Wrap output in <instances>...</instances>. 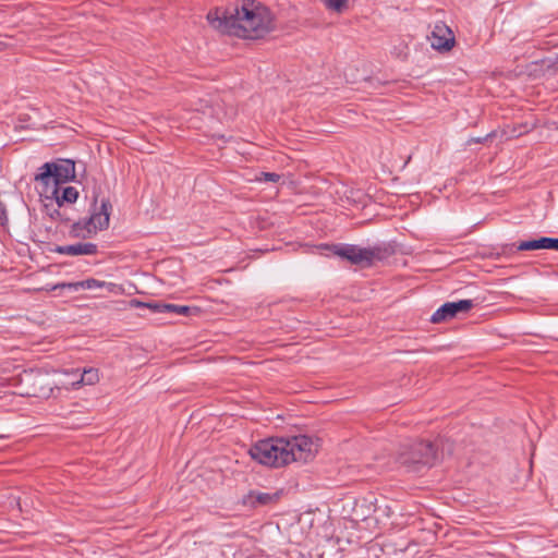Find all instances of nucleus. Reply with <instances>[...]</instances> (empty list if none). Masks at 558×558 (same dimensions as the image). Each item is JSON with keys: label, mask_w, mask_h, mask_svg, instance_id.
<instances>
[{"label": "nucleus", "mask_w": 558, "mask_h": 558, "mask_svg": "<svg viewBox=\"0 0 558 558\" xmlns=\"http://www.w3.org/2000/svg\"><path fill=\"white\" fill-rule=\"evenodd\" d=\"M193 308L185 305H177V310L174 312L175 315H189Z\"/></svg>", "instance_id": "obj_22"}, {"label": "nucleus", "mask_w": 558, "mask_h": 558, "mask_svg": "<svg viewBox=\"0 0 558 558\" xmlns=\"http://www.w3.org/2000/svg\"><path fill=\"white\" fill-rule=\"evenodd\" d=\"M70 377H71V378H69V380H61V381H59V383H56V384L58 385L59 389L64 388V387L62 386V383H68V384H69V383H71V381H73V380L75 379V377H74V376H70Z\"/></svg>", "instance_id": "obj_26"}, {"label": "nucleus", "mask_w": 558, "mask_h": 558, "mask_svg": "<svg viewBox=\"0 0 558 558\" xmlns=\"http://www.w3.org/2000/svg\"><path fill=\"white\" fill-rule=\"evenodd\" d=\"M473 307V301L460 300L458 302H448L441 305L430 317V322L439 324L456 317L459 313H466Z\"/></svg>", "instance_id": "obj_8"}, {"label": "nucleus", "mask_w": 558, "mask_h": 558, "mask_svg": "<svg viewBox=\"0 0 558 558\" xmlns=\"http://www.w3.org/2000/svg\"><path fill=\"white\" fill-rule=\"evenodd\" d=\"M20 385L22 389L19 395L22 397L48 399L54 389H59L58 385L50 380L49 375L41 371L24 372L20 377Z\"/></svg>", "instance_id": "obj_3"}, {"label": "nucleus", "mask_w": 558, "mask_h": 558, "mask_svg": "<svg viewBox=\"0 0 558 558\" xmlns=\"http://www.w3.org/2000/svg\"><path fill=\"white\" fill-rule=\"evenodd\" d=\"M555 64L558 66V54H557Z\"/></svg>", "instance_id": "obj_30"}, {"label": "nucleus", "mask_w": 558, "mask_h": 558, "mask_svg": "<svg viewBox=\"0 0 558 558\" xmlns=\"http://www.w3.org/2000/svg\"><path fill=\"white\" fill-rule=\"evenodd\" d=\"M428 38L432 47L437 50H449L454 43L450 28L445 24H436Z\"/></svg>", "instance_id": "obj_12"}, {"label": "nucleus", "mask_w": 558, "mask_h": 558, "mask_svg": "<svg viewBox=\"0 0 558 558\" xmlns=\"http://www.w3.org/2000/svg\"><path fill=\"white\" fill-rule=\"evenodd\" d=\"M7 222V211L3 205L0 204V226H4Z\"/></svg>", "instance_id": "obj_23"}, {"label": "nucleus", "mask_w": 558, "mask_h": 558, "mask_svg": "<svg viewBox=\"0 0 558 558\" xmlns=\"http://www.w3.org/2000/svg\"><path fill=\"white\" fill-rule=\"evenodd\" d=\"M75 177V165L71 160L45 163L39 168L35 180L41 185L40 194L44 196L56 195L58 185L64 184Z\"/></svg>", "instance_id": "obj_2"}, {"label": "nucleus", "mask_w": 558, "mask_h": 558, "mask_svg": "<svg viewBox=\"0 0 558 558\" xmlns=\"http://www.w3.org/2000/svg\"><path fill=\"white\" fill-rule=\"evenodd\" d=\"M375 521H376V522L380 521V517H379V515H376V517H375Z\"/></svg>", "instance_id": "obj_29"}, {"label": "nucleus", "mask_w": 558, "mask_h": 558, "mask_svg": "<svg viewBox=\"0 0 558 558\" xmlns=\"http://www.w3.org/2000/svg\"><path fill=\"white\" fill-rule=\"evenodd\" d=\"M106 286L113 287L112 283H106L105 281H99L96 279H87L84 281H77V282H61L52 286H46L45 288H41L40 290L45 291H54L58 289H69L72 291H78L80 289H96V288H104Z\"/></svg>", "instance_id": "obj_13"}, {"label": "nucleus", "mask_w": 558, "mask_h": 558, "mask_svg": "<svg viewBox=\"0 0 558 558\" xmlns=\"http://www.w3.org/2000/svg\"><path fill=\"white\" fill-rule=\"evenodd\" d=\"M437 458V450L432 441H415L404 445L399 453L403 464H432Z\"/></svg>", "instance_id": "obj_6"}, {"label": "nucleus", "mask_w": 558, "mask_h": 558, "mask_svg": "<svg viewBox=\"0 0 558 558\" xmlns=\"http://www.w3.org/2000/svg\"><path fill=\"white\" fill-rule=\"evenodd\" d=\"M310 558H324V553L319 551L318 548H316L313 553L311 551L308 554Z\"/></svg>", "instance_id": "obj_25"}, {"label": "nucleus", "mask_w": 558, "mask_h": 558, "mask_svg": "<svg viewBox=\"0 0 558 558\" xmlns=\"http://www.w3.org/2000/svg\"><path fill=\"white\" fill-rule=\"evenodd\" d=\"M45 197L52 198L59 206H62L63 203H74L78 197V191L75 187L63 186V184H61L58 185V193H56V195L49 194V196Z\"/></svg>", "instance_id": "obj_16"}, {"label": "nucleus", "mask_w": 558, "mask_h": 558, "mask_svg": "<svg viewBox=\"0 0 558 558\" xmlns=\"http://www.w3.org/2000/svg\"><path fill=\"white\" fill-rule=\"evenodd\" d=\"M136 304L138 306L148 307L153 312H156V313H165V308H163L165 303H161V302H154V303H141V302H137Z\"/></svg>", "instance_id": "obj_20"}, {"label": "nucleus", "mask_w": 558, "mask_h": 558, "mask_svg": "<svg viewBox=\"0 0 558 558\" xmlns=\"http://www.w3.org/2000/svg\"><path fill=\"white\" fill-rule=\"evenodd\" d=\"M80 226H81L80 223L74 225V231H75L77 234H80V231H78Z\"/></svg>", "instance_id": "obj_27"}, {"label": "nucleus", "mask_w": 558, "mask_h": 558, "mask_svg": "<svg viewBox=\"0 0 558 558\" xmlns=\"http://www.w3.org/2000/svg\"><path fill=\"white\" fill-rule=\"evenodd\" d=\"M165 313H172L174 314L175 310H177V305L175 304H168V303H165Z\"/></svg>", "instance_id": "obj_24"}, {"label": "nucleus", "mask_w": 558, "mask_h": 558, "mask_svg": "<svg viewBox=\"0 0 558 558\" xmlns=\"http://www.w3.org/2000/svg\"><path fill=\"white\" fill-rule=\"evenodd\" d=\"M251 458L259 464L279 468L287 464L283 438H270L258 441L248 451Z\"/></svg>", "instance_id": "obj_4"}, {"label": "nucleus", "mask_w": 558, "mask_h": 558, "mask_svg": "<svg viewBox=\"0 0 558 558\" xmlns=\"http://www.w3.org/2000/svg\"><path fill=\"white\" fill-rule=\"evenodd\" d=\"M325 5L336 13H342L349 8L348 0H326Z\"/></svg>", "instance_id": "obj_19"}, {"label": "nucleus", "mask_w": 558, "mask_h": 558, "mask_svg": "<svg viewBox=\"0 0 558 558\" xmlns=\"http://www.w3.org/2000/svg\"><path fill=\"white\" fill-rule=\"evenodd\" d=\"M280 179V175L274 172H262L259 177L256 178V181H265V182H277Z\"/></svg>", "instance_id": "obj_21"}, {"label": "nucleus", "mask_w": 558, "mask_h": 558, "mask_svg": "<svg viewBox=\"0 0 558 558\" xmlns=\"http://www.w3.org/2000/svg\"><path fill=\"white\" fill-rule=\"evenodd\" d=\"M519 251L533 250H556L558 251V239L539 238L537 240L522 241L518 245Z\"/></svg>", "instance_id": "obj_15"}, {"label": "nucleus", "mask_w": 558, "mask_h": 558, "mask_svg": "<svg viewBox=\"0 0 558 558\" xmlns=\"http://www.w3.org/2000/svg\"><path fill=\"white\" fill-rule=\"evenodd\" d=\"M206 19L215 31L242 39H262L277 28L276 14L258 0H240L226 8H215Z\"/></svg>", "instance_id": "obj_1"}, {"label": "nucleus", "mask_w": 558, "mask_h": 558, "mask_svg": "<svg viewBox=\"0 0 558 558\" xmlns=\"http://www.w3.org/2000/svg\"><path fill=\"white\" fill-rule=\"evenodd\" d=\"M284 459L287 464L291 462H307L318 451L319 444L306 435H299L291 438H283Z\"/></svg>", "instance_id": "obj_5"}, {"label": "nucleus", "mask_w": 558, "mask_h": 558, "mask_svg": "<svg viewBox=\"0 0 558 558\" xmlns=\"http://www.w3.org/2000/svg\"><path fill=\"white\" fill-rule=\"evenodd\" d=\"M54 252L71 256L94 255L97 252V246L94 243H75L57 246Z\"/></svg>", "instance_id": "obj_14"}, {"label": "nucleus", "mask_w": 558, "mask_h": 558, "mask_svg": "<svg viewBox=\"0 0 558 558\" xmlns=\"http://www.w3.org/2000/svg\"><path fill=\"white\" fill-rule=\"evenodd\" d=\"M65 376H74L71 383H62L64 389H77L83 385H95L99 381V372L97 368H85L82 373L78 369L65 371Z\"/></svg>", "instance_id": "obj_10"}, {"label": "nucleus", "mask_w": 558, "mask_h": 558, "mask_svg": "<svg viewBox=\"0 0 558 558\" xmlns=\"http://www.w3.org/2000/svg\"><path fill=\"white\" fill-rule=\"evenodd\" d=\"M314 521H324V513L318 509L314 511H306L299 518V522L303 523H314Z\"/></svg>", "instance_id": "obj_18"}, {"label": "nucleus", "mask_w": 558, "mask_h": 558, "mask_svg": "<svg viewBox=\"0 0 558 558\" xmlns=\"http://www.w3.org/2000/svg\"><path fill=\"white\" fill-rule=\"evenodd\" d=\"M279 496H280L279 493L268 494V493H255V492H253V493H251L248 495L247 502H250L251 505H255V504L268 505V504H271V502L278 500Z\"/></svg>", "instance_id": "obj_17"}, {"label": "nucleus", "mask_w": 558, "mask_h": 558, "mask_svg": "<svg viewBox=\"0 0 558 558\" xmlns=\"http://www.w3.org/2000/svg\"><path fill=\"white\" fill-rule=\"evenodd\" d=\"M335 255L348 259L352 264L356 265H369L375 258L374 251L369 248L359 247L356 245H335L332 247Z\"/></svg>", "instance_id": "obj_7"}, {"label": "nucleus", "mask_w": 558, "mask_h": 558, "mask_svg": "<svg viewBox=\"0 0 558 558\" xmlns=\"http://www.w3.org/2000/svg\"><path fill=\"white\" fill-rule=\"evenodd\" d=\"M111 204L108 199H102L98 210H94L88 221L85 223L87 233H95L98 230L107 229L110 221Z\"/></svg>", "instance_id": "obj_9"}, {"label": "nucleus", "mask_w": 558, "mask_h": 558, "mask_svg": "<svg viewBox=\"0 0 558 558\" xmlns=\"http://www.w3.org/2000/svg\"><path fill=\"white\" fill-rule=\"evenodd\" d=\"M319 531H317V535L320 539H318V544L323 542H331L335 541V544L341 546L342 543L350 544L352 539L349 536H344V532L348 530V525H318Z\"/></svg>", "instance_id": "obj_11"}, {"label": "nucleus", "mask_w": 558, "mask_h": 558, "mask_svg": "<svg viewBox=\"0 0 558 558\" xmlns=\"http://www.w3.org/2000/svg\"><path fill=\"white\" fill-rule=\"evenodd\" d=\"M5 386V383L3 380L0 379V388L1 387H4Z\"/></svg>", "instance_id": "obj_28"}]
</instances>
